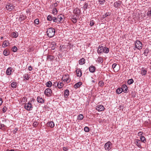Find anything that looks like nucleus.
<instances>
[{"mask_svg": "<svg viewBox=\"0 0 151 151\" xmlns=\"http://www.w3.org/2000/svg\"><path fill=\"white\" fill-rule=\"evenodd\" d=\"M47 35L50 37L54 36L55 33V29L52 28L48 29L47 31Z\"/></svg>", "mask_w": 151, "mask_h": 151, "instance_id": "nucleus-1", "label": "nucleus"}, {"mask_svg": "<svg viewBox=\"0 0 151 151\" xmlns=\"http://www.w3.org/2000/svg\"><path fill=\"white\" fill-rule=\"evenodd\" d=\"M135 47L139 50L141 49L142 48V44L139 40H137L135 42Z\"/></svg>", "mask_w": 151, "mask_h": 151, "instance_id": "nucleus-2", "label": "nucleus"}, {"mask_svg": "<svg viewBox=\"0 0 151 151\" xmlns=\"http://www.w3.org/2000/svg\"><path fill=\"white\" fill-rule=\"evenodd\" d=\"M104 147L106 150L109 151L112 147L111 143L110 142H108L105 144Z\"/></svg>", "mask_w": 151, "mask_h": 151, "instance_id": "nucleus-3", "label": "nucleus"}, {"mask_svg": "<svg viewBox=\"0 0 151 151\" xmlns=\"http://www.w3.org/2000/svg\"><path fill=\"white\" fill-rule=\"evenodd\" d=\"M52 93V91L51 90L50 88L46 89L44 91L45 94L47 96H50Z\"/></svg>", "mask_w": 151, "mask_h": 151, "instance_id": "nucleus-4", "label": "nucleus"}, {"mask_svg": "<svg viewBox=\"0 0 151 151\" xmlns=\"http://www.w3.org/2000/svg\"><path fill=\"white\" fill-rule=\"evenodd\" d=\"M69 76L68 75H65L63 76L62 78V80L63 81H65L67 82L68 83L70 81V79L69 78Z\"/></svg>", "mask_w": 151, "mask_h": 151, "instance_id": "nucleus-5", "label": "nucleus"}, {"mask_svg": "<svg viewBox=\"0 0 151 151\" xmlns=\"http://www.w3.org/2000/svg\"><path fill=\"white\" fill-rule=\"evenodd\" d=\"M14 7L12 4H9L6 6V8L7 10L11 11L14 9Z\"/></svg>", "mask_w": 151, "mask_h": 151, "instance_id": "nucleus-6", "label": "nucleus"}, {"mask_svg": "<svg viewBox=\"0 0 151 151\" xmlns=\"http://www.w3.org/2000/svg\"><path fill=\"white\" fill-rule=\"evenodd\" d=\"M32 108V104L30 102H28L25 104L24 108L27 110H30Z\"/></svg>", "mask_w": 151, "mask_h": 151, "instance_id": "nucleus-7", "label": "nucleus"}, {"mask_svg": "<svg viewBox=\"0 0 151 151\" xmlns=\"http://www.w3.org/2000/svg\"><path fill=\"white\" fill-rule=\"evenodd\" d=\"M96 109L98 111H102L104 110V108L102 105H98L96 107Z\"/></svg>", "mask_w": 151, "mask_h": 151, "instance_id": "nucleus-8", "label": "nucleus"}, {"mask_svg": "<svg viewBox=\"0 0 151 151\" xmlns=\"http://www.w3.org/2000/svg\"><path fill=\"white\" fill-rule=\"evenodd\" d=\"M77 76L78 77H80L82 76V73L81 71L79 69H77L76 70Z\"/></svg>", "mask_w": 151, "mask_h": 151, "instance_id": "nucleus-9", "label": "nucleus"}, {"mask_svg": "<svg viewBox=\"0 0 151 151\" xmlns=\"http://www.w3.org/2000/svg\"><path fill=\"white\" fill-rule=\"evenodd\" d=\"M127 89V87L126 85L123 84L122 85V91L124 92V93H126Z\"/></svg>", "mask_w": 151, "mask_h": 151, "instance_id": "nucleus-10", "label": "nucleus"}, {"mask_svg": "<svg viewBox=\"0 0 151 151\" xmlns=\"http://www.w3.org/2000/svg\"><path fill=\"white\" fill-rule=\"evenodd\" d=\"M47 125L52 128H53L55 126V124L53 122L50 121L47 123Z\"/></svg>", "mask_w": 151, "mask_h": 151, "instance_id": "nucleus-11", "label": "nucleus"}, {"mask_svg": "<svg viewBox=\"0 0 151 151\" xmlns=\"http://www.w3.org/2000/svg\"><path fill=\"white\" fill-rule=\"evenodd\" d=\"M103 47L102 46L99 45L98 47L97 51L98 53H101L103 52Z\"/></svg>", "mask_w": 151, "mask_h": 151, "instance_id": "nucleus-12", "label": "nucleus"}, {"mask_svg": "<svg viewBox=\"0 0 151 151\" xmlns=\"http://www.w3.org/2000/svg\"><path fill=\"white\" fill-rule=\"evenodd\" d=\"M96 68L95 66L93 65L91 66L89 68V70L90 72L93 73L95 72Z\"/></svg>", "mask_w": 151, "mask_h": 151, "instance_id": "nucleus-13", "label": "nucleus"}, {"mask_svg": "<svg viewBox=\"0 0 151 151\" xmlns=\"http://www.w3.org/2000/svg\"><path fill=\"white\" fill-rule=\"evenodd\" d=\"M55 85H56V84H57L58 87L59 88H61L63 86V84L62 83L60 82V83H57L56 82L55 83Z\"/></svg>", "mask_w": 151, "mask_h": 151, "instance_id": "nucleus-14", "label": "nucleus"}, {"mask_svg": "<svg viewBox=\"0 0 151 151\" xmlns=\"http://www.w3.org/2000/svg\"><path fill=\"white\" fill-rule=\"evenodd\" d=\"M82 84V83L81 82H79L77 83H76L74 85V88H78L79 86L81 85Z\"/></svg>", "mask_w": 151, "mask_h": 151, "instance_id": "nucleus-15", "label": "nucleus"}, {"mask_svg": "<svg viewBox=\"0 0 151 151\" xmlns=\"http://www.w3.org/2000/svg\"><path fill=\"white\" fill-rule=\"evenodd\" d=\"M37 101L39 103H43L44 102V100L40 97H38L37 98Z\"/></svg>", "mask_w": 151, "mask_h": 151, "instance_id": "nucleus-16", "label": "nucleus"}, {"mask_svg": "<svg viewBox=\"0 0 151 151\" xmlns=\"http://www.w3.org/2000/svg\"><path fill=\"white\" fill-rule=\"evenodd\" d=\"M85 62V60L83 58H81L79 61V63L80 65H82L84 64Z\"/></svg>", "mask_w": 151, "mask_h": 151, "instance_id": "nucleus-17", "label": "nucleus"}, {"mask_svg": "<svg viewBox=\"0 0 151 151\" xmlns=\"http://www.w3.org/2000/svg\"><path fill=\"white\" fill-rule=\"evenodd\" d=\"M25 16L23 14H21L19 17V19L20 21L24 20L25 19Z\"/></svg>", "mask_w": 151, "mask_h": 151, "instance_id": "nucleus-18", "label": "nucleus"}, {"mask_svg": "<svg viewBox=\"0 0 151 151\" xmlns=\"http://www.w3.org/2000/svg\"><path fill=\"white\" fill-rule=\"evenodd\" d=\"M9 43L8 41H5L3 42L2 44V46L4 47H5L7 46Z\"/></svg>", "mask_w": 151, "mask_h": 151, "instance_id": "nucleus-19", "label": "nucleus"}, {"mask_svg": "<svg viewBox=\"0 0 151 151\" xmlns=\"http://www.w3.org/2000/svg\"><path fill=\"white\" fill-rule=\"evenodd\" d=\"M51 45H52L51 47V49L52 50H54L55 49V46H56V44L55 42H52Z\"/></svg>", "mask_w": 151, "mask_h": 151, "instance_id": "nucleus-20", "label": "nucleus"}, {"mask_svg": "<svg viewBox=\"0 0 151 151\" xmlns=\"http://www.w3.org/2000/svg\"><path fill=\"white\" fill-rule=\"evenodd\" d=\"M12 69L10 68H7L6 71V73L7 75H9L11 74V71Z\"/></svg>", "mask_w": 151, "mask_h": 151, "instance_id": "nucleus-21", "label": "nucleus"}, {"mask_svg": "<svg viewBox=\"0 0 151 151\" xmlns=\"http://www.w3.org/2000/svg\"><path fill=\"white\" fill-rule=\"evenodd\" d=\"M103 50L104 52L105 53H108L109 51V48H108L106 47H103Z\"/></svg>", "mask_w": 151, "mask_h": 151, "instance_id": "nucleus-22", "label": "nucleus"}, {"mask_svg": "<svg viewBox=\"0 0 151 151\" xmlns=\"http://www.w3.org/2000/svg\"><path fill=\"white\" fill-rule=\"evenodd\" d=\"M54 57L52 55H48L47 57V60L50 61L54 59Z\"/></svg>", "mask_w": 151, "mask_h": 151, "instance_id": "nucleus-23", "label": "nucleus"}, {"mask_svg": "<svg viewBox=\"0 0 151 151\" xmlns=\"http://www.w3.org/2000/svg\"><path fill=\"white\" fill-rule=\"evenodd\" d=\"M52 83L50 81H49L47 82L46 84V86L48 87H51L52 86Z\"/></svg>", "mask_w": 151, "mask_h": 151, "instance_id": "nucleus-24", "label": "nucleus"}, {"mask_svg": "<svg viewBox=\"0 0 151 151\" xmlns=\"http://www.w3.org/2000/svg\"><path fill=\"white\" fill-rule=\"evenodd\" d=\"M122 88H117L116 91V93L118 94H120L122 92Z\"/></svg>", "mask_w": 151, "mask_h": 151, "instance_id": "nucleus-25", "label": "nucleus"}, {"mask_svg": "<svg viewBox=\"0 0 151 151\" xmlns=\"http://www.w3.org/2000/svg\"><path fill=\"white\" fill-rule=\"evenodd\" d=\"M142 74L143 75H145L146 74L147 70L144 69V68H142Z\"/></svg>", "mask_w": 151, "mask_h": 151, "instance_id": "nucleus-26", "label": "nucleus"}, {"mask_svg": "<svg viewBox=\"0 0 151 151\" xmlns=\"http://www.w3.org/2000/svg\"><path fill=\"white\" fill-rule=\"evenodd\" d=\"M117 64L116 63L113 64L112 65V68L114 69V70H115L116 71H117L118 70V69L116 68V67Z\"/></svg>", "mask_w": 151, "mask_h": 151, "instance_id": "nucleus-27", "label": "nucleus"}, {"mask_svg": "<svg viewBox=\"0 0 151 151\" xmlns=\"http://www.w3.org/2000/svg\"><path fill=\"white\" fill-rule=\"evenodd\" d=\"M141 140L143 142L145 143L146 142L145 137L143 136H142L140 137Z\"/></svg>", "mask_w": 151, "mask_h": 151, "instance_id": "nucleus-28", "label": "nucleus"}, {"mask_svg": "<svg viewBox=\"0 0 151 151\" xmlns=\"http://www.w3.org/2000/svg\"><path fill=\"white\" fill-rule=\"evenodd\" d=\"M17 85V83L14 82H12L11 84V87L14 88H16Z\"/></svg>", "mask_w": 151, "mask_h": 151, "instance_id": "nucleus-29", "label": "nucleus"}, {"mask_svg": "<svg viewBox=\"0 0 151 151\" xmlns=\"http://www.w3.org/2000/svg\"><path fill=\"white\" fill-rule=\"evenodd\" d=\"M69 95V91L68 90L66 89L65 90L64 92V95L67 96H68Z\"/></svg>", "mask_w": 151, "mask_h": 151, "instance_id": "nucleus-30", "label": "nucleus"}, {"mask_svg": "<svg viewBox=\"0 0 151 151\" xmlns=\"http://www.w3.org/2000/svg\"><path fill=\"white\" fill-rule=\"evenodd\" d=\"M52 13L54 14H57L58 11L56 8H53L52 10Z\"/></svg>", "mask_w": 151, "mask_h": 151, "instance_id": "nucleus-31", "label": "nucleus"}, {"mask_svg": "<svg viewBox=\"0 0 151 151\" xmlns=\"http://www.w3.org/2000/svg\"><path fill=\"white\" fill-rule=\"evenodd\" d=\"M83 115L82 114H80L78 116L77 119L80 120H82L83 118Z\"/></svg>", "mask_w": 151, "mask_h": 151, "instance_id": "nucleus-32", "label": "nucleus"}, {"mask_svg": "<svg viewBox=\"0 0 151 151\" xmlns=\"http://www.w3.org/2000/svg\"><path fill=\"white\" fill-rule=\"evenodd\" d=\"M24 79H26L27 80H28L29 79V77L28 76V75L27 74H25L24 75Z\"/></svg>", "mask_w": 151, "mask_h": 151, "instance_id": "nucleus-33", "label": "nucleus"}, {"mask_svg": "<svg viewBox=\"0 0 151 151\" xmlns=\"http://www.w3.org/2000/svg\"><path fill=\"white\" fill-rule=\"evenodd\" d=\"M13 37H17L18 35V34L17 32H14L12 34Z\"/></svg>", "mask_w": 151, "mask_h": 151, "instance_id": "nucleus-34", "label": "nucleus"}, {"mask_svg": "<svg viewBox=\"0 0 151 151\" xmlns=\"http://www.w3.org/2000/svg\"><path fill=\"white\" fill-rule=\"evenodd\" d=\"M104 83L103 81H100L99 83V85L100 86H102L104 85Z\"/></svg>", "mask_w": 151, "mask_h": 151, "instance_id": "nucleus-35", "label": "nucleus"}, {"mask_svg": "<svg viewBox=\"0 0 151 151\" xmlns=\"http://www.w3.org/2000/svg\"><path fill=\"white\" fill-rule=\"evenodd\" d=\"M4 55L5 56H7L9 54V52L6 50H4L3 52Z\"/></svg>", "mask_w": 151, "mask_h": 151, "instance_id": "nucleus-36", "label": "nucleus"}, {"mask_svg": "<svg viewBox=\"0 0 151 151\" xmlns=\"http://www.w3.org/2000/svg\"><path fill=\"white\" fill-rule=\"evenodd\" d=\"M134 81L132 79H129L127 81L128 83L129 84H131L133 83Z\"/></svg>", "mask_w": 151, "mask_h": 151, "instance_id": "nucleus-37", "label": "nucleus"}, {"mask_svg": "<svg viewBox=\"0 0 151 151\" xmlns=\"http://www.w3.org/2000/svg\"><path fill=\"white\" fill-rule=\"evenodd\" d=\"M136 143L137 145L139 147H141V144L140 143V140L138 139H137Z\"/></svg>", "mask_w": 151, "mask_h": 151, "instance_id": "nucleus-38", "label": "nucleus"}, {"mask_svg": "<svg viewBox=\"0 0 151 151\" xmlns=\"http://www.w3.org/2000/svg\"><path fill=\"white\" fill-rule=\"evenodd\" d=\"M57 19L58 21H59V22H60L62 20L63 18L61 15L57 17Z\"/></svg>", "mask_w": 151, "mask_h": 151, "instance_id": "nucleus-39", "label": "nucleus"}, {"mask_svg": "<svg viewBox=\"0 0 151 151\" xmlns=\"http://www.w3.org/2000/svg\"><path fill=\"white\" fill-rule=\"evenodd\" d=\"M52 17L51 16L49 15L47 17V19L50 21H51L52 20Z\"/></svg>", "mask_w": 151, "mask_h": 151, "instance_id": "nucleus-40", "label": "nucleus"}, {"mask_svg": "<svg viewBox=\"0 0 151 151\" xmlns=\"http://www.w3.org/2000/svg\"><path fill=\"white\" fill-rule=\"evenodd\" d=\"M80 12V10L78 9H77V8L75 9L74 11V12L77 14L79 13Z\"/></svg>", "mask_w": 151, "mask_h": 151, "instance_id": "nucleus-41", "label": "nucleus"}, {"mask_svg": "<svg viewBox=\"0 0 151 151\" xmlns=\"http://www.w3.org/2000/svg\"><path fill=\"white\" fill-rule=\"evenodd\" d=\"M84 130L85 132H88L89 131V128L87 127H85L84 128Z\"/></svg>", "mask_w": 151, "mask_h": 151, "instance_id": "nucleus-42", "label": "nucleus"}, {"mask_svg": "<svg viewBox=\"0 0 151 151\" xmlns=\"http://www.w3.org/2000/svg\"><path fill=\"white\" fill-rule=\"evenodd\" d=\"M119 4L117 2H116L114 3V6L115 7H117L119 5Z\"/></svg>", "mask_w": 151, "mask_h": 151, "instance_id": "nucleus-43", "label": "nucleus"}, {"mask_svg": "<svg viewBox=\"0 0 151 151\" xmlns=\"http://www.w3.org/2000/svg\"><path fill=\"white\" fill-rule=\"evenodd\" d=\"M38 124V123L36 122H34L33 124V125L34 127H36L37 126Z\"/></svg>", "mask_w": 151, "mask_h": 151, "instance_id": "nucleus-44", "label": "nucleus"}, {"mask_svg": "<svg viewBox=\"0 0 151 151\" xmlns=\"http://www.w3.org/2000/svg\"><path fill=\"white\" fill-rule=\"evenodd\" d=\"M12 50L14 52H15L17 50V48L16 46H14L12 47Z\"/></svg>", "mask_w": 151, "mask_h": 151, "instance_id": "nucleus-45", "label": "nucleus"}, {"mask_svg": "<svg viewBox=\"0 0 151 151\" xmlns=\"http://www.w3.org/2000/svg\"><path fill=\"white\" fill-rule=\"evenodd\" d=\"M52 20H53L54 22H56L58 21L57 18H56L55 17H53Z\"/></svg>", "mask_w": 151, "mask_h": 151, "instance_id": "nucleus-46", "label": "nucleus"}, {"mask_svg": "<svg viewBox=\"0 0 151 151\" xmlns=\"http://www.w3.org/2000/svg\"><path fill=\"white\" fill-rule=\"evenodd\" d=\"M39 20L38 19H36L35 20L34 23L35 24H38Z\"/></svg>", "mask_w": 151, "mask_h": 151, "instance_id": "nucleus-47", "label": "nucleus"}, {"mask_svg": "<svg viewBox=\"0 0 151 151\" xmlns=\"http://www.w3.org/2000/svg\"><path fill=\"white\" fill-rule=\"evenodd\" d=\"M88 6V4H87V3H86L84 6H83V8H84V9L85 10V9H86L87 7Z\"/></svg>", "mask_w": 151, "mask_h": 151, "instance_id": "nucleus-48", "label": "nucleus"}, {"mask_svg": "<svg viewBox=\"0 0 151 151\" xmlns=\"http://www.w3.org/2000/svg\"><path fill=\"white\" fill-rule=\"evenodd\" d=\"M72 21L74 23H75L77 22V19L74 18H72Z\"/></svg>", "mask_w": 151, "mask_h": 151, "instance_id": "nucleus-49", "label": "nucleus"}, {"mask_svg": "<svg viewBox=\"0 0 151 151\" xmlns=\"http://www.w3.org/2000/svg\"><path fill=\"white\" fill-rule=\"evenodd\" d=\"M147 15L148 17H151V10L147 12Z\"/></svg>", "mask_w": 151, "mask_h": 151, "instance_id": "nucleus-50", "label": "nucleus"}, {"mask_svg": "<svg viewBox=\"0 0 151 151\" xmlns=\"http://www.w3.org/2000/svg\"><path fill=\"white\" fill-rule=\"evenodd\" d=\"M94 24V22L93 20H91L90 21V25L91 26L93 25Z\"/></svg>", "mask_w": 151, "mask_h": 151, "instance_id": "nucleus-51", "label": "nucleus"}, {"mask_svg": "<svg viewBox=\"0 0 151 151\" xmlns=\"http://www.w3.org/2000/svg\"><path fill=\"white\" fill-rule=\"evenodd\" d=\"M105 1L104 0H99V2L100 4H102Z\"/></svg>", "mask_w": 151, "mask_h": 151, "instance_id": "nucleus-52", "label": "nucleus"}, {"mask_svg": "<svg viewBox=\"0 0 151 151\" xmlns=\"http://www.w3.org/2000/svg\"><path fill=\"white\" fill-rule=\"evenodd\" d=\"M28 69L29 71H31L32 69V68L31 66H29Z\"/></svg>", "mask_w": 151, "mask_h": 151, "instance_id": "nucleus-53", "label": "nucleus"}, {"mask_svg": "<svg viewBox=\"0 0 151 151\" xmlns=\"http://www.w3.org/2000/svg\"><path fill=\"white\" fill-rule=\"evenodd\" d=\"M109 15V13H106L104 15H103V16L104 17H106Z\"/></svg>", "mask_w": 151, "mask_h": 151, "instance_id": "nucleus-54", "label": "nucleus"}, {"mask_svg": "<svg viewBox=\"0 0 151 151\" xmlns=\"http://www.w3.org/2000/svg\"><path fill=\"white\" fill-rule=\"evenodd\" d=\"M98 61H100V62H102V59L101 57H99L98 59Z\"/></svg>", "mask_w": 151, "mask_h": 151, "instance_id": "nucleus-55", "label": "nucleus"}, {"mask_svg": "<svg viewBox=\"0 0 151 151\" xmlns=\"http://www.w3.org/2000/svg\"><path fill=\"white\" fill-rule=\"evenodd\" d=\"M68 149L66 147H63V150L64 151H66V150H67Z\"/></svg>", "mask_w": 151, "mask_h": 151, "instance_id": "nucleus-56", "label": "nucleus"}, {"mask_svg": "<svg viewBox=\"0 0 151 151\" xmlns=\"http://www.w3.org/2000/svg\"><path fill=\"white\" fill-rule=\"evenodd\" d=\"M142 132H140L138 133V135L139 136L141 135H142Z\"/></svg>", "mask_w": 151, "mask_h": 151, "instance_id": "nucleus-57", "label": "nucleus"}, {"mask_svg": "<svg viewBox=\"0 0 151 151\" xmlns=\"http://www.w3.org/2000/svg\"><path fill=\"white\" fill-rule=\"evenodd\" d=\"M2 111L3 112L5 113L6 111V110L5 109V107H4L2 109Z\"/></svg>", "mask_w": 151, "mask_h": 151, "instance_id": "nucleus-58", "label": "nucleus"}, {"mask_svg": "<svg viewBox=\"0 0 151 151\" xmlns=\"http://www.w3.org/2000/svg\"><path fill=\"white\" fill-rule=\"evenodd\" d=\"M33 48L32 47H30L29 48V52H30V51H33Z\"/></svg>", "mask_w": 151, "mask_h": 151, "instance_id": "nucleus-59", "label": "nucleus"}, {"mask_svg": "<svg viewBox=\"0 0 151 151\" xmlns=\"http://www.w3.org/2000/svg\"><path fill=\"white\" fill-rule=\"evenodd\" d=\"M4 125L3 124H1L0 125V129H1L2 127H4Z\"/></svg>", "mask_w": 151, "mask_h": 151, "instance_id": "nucleus-60", "label": "nucleus"}, {"mask_svg": "<svg viewBox=\"0 0 151 151\" xmlns=\"http://www.w3.org/2000/svg\"><path fill=\"white\" fill-rule=\"evenodd\" d=\"M2 102V99L1 98H0V105H1Z\"/></svg>", "mask_w": 151, "mask_h": 151, "instance_id": "nucleus-61", "label": "nucleus"}, {"mask_svg": "<svg viewBox=\"0 0 151 151\" xmlns=\"http://www.w3.org/2000/svg\"><path fill=\"white\" fill-rule=\"evenodd\" d=\"M53 5L55 7L57 5V4L56 3H55L53 4Z\"/></svg>", "mask_w": 151, "mask_h": 151, "instance_id": "nucleus-62", "label": "nucleus"}, {"mask_svg": "<svg viewBox=\"0 0 151 151\" xmlns=\"http://www.w3.org/2000/svg\"><path fill=\"white\" fill-rule=\"evenodd\" d=\"M26 98V97H24L23 98V99H22L23 100V99H24V100H25V99Z\"/></svg>", "mask_w": 151, "mask_h": 151, "instance_id": "nucleus-63", "label": "nucleus"}, {"mask_svg": "<svg viewBox=\"0 0 151 151\" xmlns=\"http://www.w3.org/2000/svg\"><path fill=\"white\" fill-rule=\"evenodd\" d=\"M9 151H14L13 150H9Z\"/></svg>", "mask_w": 151, "mask_h": 151, "instance_id": "nucleus-64", "label": "nucleus"}]
</instances>
